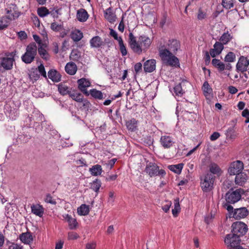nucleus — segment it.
Segmentation results:
<instances>
[{
	"label": "nucleus",
	"mask_w": 249,
	"mask_h": 249,
	"mask_svg": "<svg viewBox=\"0 0 249 249\" xmlns=\"http://www.w3.org/2000/svg\"><path fill=\"white\" fill-rule=\"evenodd\" d=\"M128 44L134 53L140 54L142 51L145 52L149 48L151 41L150 38L144 35L140 36L137 41L133 34L130 33L128 35Z\"/></svg>",
	"instance_id": "obj_1"
},
{
	"label": "nucleus",
	"mask_w": 249,
	"mask_h": 249,
	"mask_svg": "<svg viewBox=\"0 0 249 249\" xmlns=\"http://www.w3.org/2000/svg\"><path fill=\"white\" fill-rule=\"evenodd\" d=\"M159 55L163 63L172 67L179 66L178 59L167 49H159Z\"/></svg>",
	"instance_id": "obj_2"
},
{
	"label": "nucleus",
	"mask_w": 249,
	"mask_h": 249,
	"mask_svg": "<svg viewBox=\"0 0 249 249\" xmlns=\"http://www.w3.org/2000/svg\"><path fill=\"white\" fill-rule=\"evenodd\" d=\"M37 54V46L35 43H30L26 48L25 53L21 56L22 61L25 64H31Z\"/></svg>",
	"instance_id": "obj_3"
},
{
	"label": "nucleus",
	"mask_w": 249,
	"mask_h": 249,
	"mask_svg": "<svg viewBox=\"0 0 249 249\" xmlns=\"http://www.w3.org/2000/svg\"><path fill=\"white\" fill-rule=\"evenodd\" d=\"M224 242L228 249H245L241 245V240L239 235L232 233L226 235Z\"/></svg>",
	"instance_id": "obj_4"
},
{
	"label": "nucleus",
	"mask_w": 249,
	"mask_h": 249,
	"mask_svg": "<svg viewBox=\"0 0 249 249\" xmlns=\"http://www.w3.org/2000/svg\"><path fill=\"white\" fill-rule=\"evenodd\" d=\"M215 176L211 173H207L200 177L201 187L203 192H208L213 188Z\"/></svg>",
	"instance_id": "obj_5"
},
{
	"label": "nucleus",
	"mask_w": 249,
	"mask_h": 249,
	"mask_svg": "<svg viewBox=\"0 0 249 249\" xmlns=\"http://www.w3.org/2000/svg\"><path fill=\"white\" fill-rule=\"evenodd\" d=\"M144 171L151 178L157 176L163 178L166 175L164 170L160 169L159 166L156 163L151 162L147 163Z\"/></svg>",
	"instance_id": "obj_6"
},
{
	"label": "nucleus",
	"mask_w": 249,
	"mask_h": 249,
	"mask_svg": "<svg viewBox=\"0 0 249 249\" xmlns=\"http://www.w3.org/2000/svg\"><path fill=\"white\" fill-rule=\"evenodd\" d=\"M244 192L243 189H238L235 191L233 189H230L225 196L226 200L228 203L234 204L238 202L241 197V194Z\"/></svg>",
	"instance_id": "obj_7"
},
{
	"label": "nucleus",
	"mask_w": 249,
	"mask_h": 249,
	"mask_svg": "<svg viewBox=\"0 0 249 249\" xmlns=\"http://www.w3.org/2000/svg\"><path fill=\"white\" fill-rule=\"evenodd\" d=\"M231 233L235 235H239L241 237L244 235L248 231V226L244 223L241 221L234 222L231 226Z\"/></svg>",
	"instance_id": "obj_8"
},
{
	"label": "nucleus",
	"mask_w": 249,
	"mask_h": 249,
	"mask_svg": "<svg viewBox=\"0 0 249 249\" xmlns=\"http://www.w3.org/2000/svg\"><path fill=\"white\" fill-rule=\"evenodd\" d=\"M244 169V164L241 160H236L232 162L228 168V173L232 175H236L242 172Z\"/></svg>",
	"instance_id": "obj_9"
},
{
	"label": "nucleus",
	"mask_w": 249,
	"mask_h": 249,
	"mask_svg": "<svg viewBox=\"0 0 249 249\" xmlns=\"http://www.w3.org/2000/svg\"><path fill=\"white\" fill-rule=\"evenodd\" d=\"M249 66L248 59L247 57L241 56L238 60L236 65V71L237 72L244 73L248 70V67Z\"/></svg>",
	"instance_id": "obj_10"
},
{
	"label": "nucleus",
	"mask_w": 249,
	"mask_h": 249,
	"mask_svg": "<svg viewBox=\"0 0 249 249\" xmlns=\"http://www.w3.org/2000/svg\"><path fill=\"white\" fill-rule=\"evenodd\" d=\"M78 89L86 96H89V93L87 88L91 86L90 82L87 79L82 78L77 80Z\"/></svg>",
	"instance_id": "obj_11"
},
{
	"label": "nucleus",
	"mask_w": 249,
	"mask_h": 249,
	"mask_svg": "<svg viewBox=\"0 0 249 249\" xmlns=\"http://www.w3.org/2000/svg\"><path fill=\"white\" fill-rule=\"evenodd\" d=\"M6 14L10 20H14L17 18L20 15L16 5L12 4L9 9H7Z\"/></svg>",
	"instance_id": "obj_12"
},
{
	"label": "nucleus",
	"mask_w": 249,
	"mask_h": 249,
	"mask_svg": "<svg viewBox=\"0 0 249 249\" xmlns=\"http://www.w3.org/2000/svg\"><path fill=\"white\" fill-rule=\"evenodd\" d=\"M10 57H3L1 59L0 64L1 66L6 70H11L13 68V62H14L15 60L13 58L14 55L13 54H14V53L12 52L10 53Z\"/></svg>",
	"instance_id": "obj_13"
},
{
	"label": "nucleus",
	"mask_w": 249,
	"mask_h": 249,
	"mask_svg": "<svg viewBox=\"0 0 249 249\" xmlns=\"http://www.w3.org/2000/svg\"><path fill=\"white\" fill-rule=\"evenodd\" d=\"M249 214V211L246 207L235 209L232 213V217L240 219L246 217Z\"/></svg>",
	"instance_id": "obj_14"
},
{
	"label": "nucleus",
	"mask_w": 249,
	"mask_h": 249,
	"mask_svg": "<svg viewBox=\"0 0 249 249\" xmlns=\"http://www.w3.org/2000/svg\"><path fill=\"white\" fill-rule=\"evenodd\" d=\"M224 45L223 43L219 41H216L213 46V48L210 50V54L211 56L214 58L216 56L219 55L224 49Z\"/></svg>",
	"instance_id": "obj_15"
},
{
	"label": "nucleus",
	"mask_w": 249,
	"mask_h": 249,
	"mask_svg": "<svg viewBox=\"0 0 249 249\" xmlns=\"http://www.w3.org/2000/svg\"><path fill=\"white\" fill-rule=\"evenodd\" d=\"M105 18L110 23H114L117 18L115 13L111 7H109L104 11Z\"/></svg>",
	"instance_id": "obj_16"
},
{
	"label": "nucleus",
	"mask_w": 249,
	"mask_h": 249,
	"mask_svg": "<svg viewBox=\"0 0 249 249\" xmlns=\"http://www.w3.org/2000/svg\"><path fill=\"white\" fill-rule=\"evenodd\" d=\"M89 43L91 48H99L105 46V42L98 36L93 37L90 40Z\"/></svg>",
	"instance_id": "obj_17"
},
{
	"label": "nucleus",
	"mask_w": 249,
	"mask_h": 249,
	"mask_svg": "<svg viewBox=\"0 0 249 249\" xmlns=\"http://www.w3.org/2000/svg\"><path fill=\"white\" fill-rule=\"evenodd\" d=\"M160 142L161 145L164 148H169L174 143L173 139L171 137L167 135H164L161 137L160 139Z\"/></svg>",
	"instance_id": "obj_18"
},
{
	"label": "nucleus",
	"mask_w": 249,
	"mask_h": 249,
	"mask_svg": "<svg viewBox=\"0 0 249 249\" xmlns=\"http://www.w3.org/2000/svg\"><path fill=\"white\" fill-rule=\"evenodd\" d=\"M156 60L154 59L146 61L143 64V69L145 72H152L156 69Z\"/></svg>",
	"instance_id": "obj_19"
},
{
	"label": "nucleus",
	"mask_w": 249,
	"mask_h": 249,
	"mask_svg": "<svg viewBox=\"0 0 249 249\" xmlns=\"http://www.w3.org/2000/svg\"><path fill=\"white\" fill-rule=\"evenodd\" d=\"M48 76L54 82H58L61 79V74L54 69H51L48 72Z\"/></svg>",
	"instance_id": "obj_20"
},
{
	"label": "nucleus",
	"mask_w": 249,
	"mask_h": 249,
	"mask_svg": "<svg viewBox=\"0 0 249 249\" xmlns=\"http://www.w3.org/2000/svg\"><path fill=\"white\" fill-rule=\"evenodd\" d=\"M248 179V177L245 173L241 172L237 174L235 178V182L236 184L240 186H243L246 182Z\"/></svg>",
	"instance_id": "obj_21"
},
{
	"label": "nucleus",
	"mask_w": 249,
	"mask_h": 249,
	"mask_svg": "<svg viewBox=\"0 0 249 249\" xmlns=\"http://www.w3.org/2000/svg\"><path fill=\"white\" fill-rule=\"evenodd\" d=\"M19 239L22 243L26 244H30L33 241L32 234L30 232L21 233L19 235Z\"/></svg>",
	"instance_id": "obj_22"
},
{
	"label": "nucleus",
	"mask_w": 249,
	"mask_h": 249,
	"mask_svg": "<svg viewBox=\"0 0 249 249\" xmlns=\"http://www.w3.org/2000/svg\"><path fill=\"white\" fill-rule=\"evenodd\" d=\"M76 18L78 21L85 22L88 18L89 14L85 9L81 8L77 11Z\"/></svg>",
	"instance_id": "obj_23"
},
{
	"label": "nucleus",
	"mask_w": 249,
	"mask_h": 249,
	"mask_svg": "<svg viewBox=\"0 0 249 249\" xmlns=\"http://www.w3.org/2000/svg\"><path fill=\"white\" fill-rule=\"evenodd\" d=\"M168 50L172 53H176V52L180 48V43L176 39L169 40L168 43Z\"/></svg>",
	"instance_id": "obj_24"
},
{
	"label": "nucleus",
	"mask_w": 249,
	"mask_h": 249,
	"mask_svg": "<svg viewBox=\"0 0 249 249\" xmlns=\"http://www.w3.org/2000/svg\"><path fill=\"white\" fill-rule=\"evenodd\" d=\"M46 45L45 44H43L38 46V53L40 56V57L45 60H48L50 59V56L48 53L47 50L45 49V47Z\"/></svg>",
	"instance_id": "obj_25"
},
{
	"label": "nucleus",
	"mask_w": 249,
	"mask_h": 249,
	"mask_svg": "<svg viewBox=\"0 0 249 249\" xmlns=\"http://www.w3.org/2000/svg\"><path fill=\"white\" fill-rule=\"evenodd\" d=\"M58 90L60 94L63 96L68 94L69 95L71 92V89L70 88L64 83H60L58 85Z\"/></svg>",
	"instance_id": "obj_26"
},
{
	"label": "nucleus",
	"mask_w": 249,
	"mask_h": 249,
	"mask_svg": "<svg viewBox=\"0 0 249 249\" xmlns=\"http://www.w3.org/2000/svg\"><path fill=\"white\" fill-rule=\"evenodd\" d=\"M31 211L35 215L41 217L44 213V208L39 204L33 205L31 206Z\"/></svg>",
	"instance_id": "obj_27"
},
{
	"label": "nucleus",
	"mask_w": 249,
	"mask_h": 249,
	"mask_svg": "<svg viewBox=\"0 0 249 249\" xmlns=\"http://www.w3.org/2000/svg\"><path fill=\"white\" fill-rule=\"evenodd\" d=\"M65 70L67 73L71 75H74L77 71L76 65L73 62L68 63L65 66Z\"/></svg>",
	"instance_id": "obj_28"
},
{
	"label": "nucleus",
	"mask_w": 249,
	"mask_h": 249,
	"mask_svg": "<svg viewBox=\"0 0 249 249\" xmlns=\"http://www.w3.org/2000/svg\"><path fill=\"white\" fill-rule=\"evenodd\" d=\"M212 64L219 71H222L225 69V64L219 59L216 58L213 59Z\"/></svg>",
	"instance_id": "obj_29"
},
{
	"label": "nucleus",
	"mask_w": 249,
	"mask_h": 249,
	"mask_svg": "<svg viewBox=\"0 0 249 249\" xmlns=\"http://www.w3.org/2000/svg\"><path fill=\"white\" fill-rule=\"evenodd\" d=\"M89 171L92 176H97L101 174L102 172V168L101 165L99 164H96L90 168Z\"/></svg>",
	"instance_id": "obj_30"
},
{
	"label": "nucleus",
	"mask_w": 249,
	"mask_h": 249,
	"mask_svg": "<svg viewBox=\"0 0 249 249\" xmlns=\"http://www.w3.org/2000/svg\"><path fill=\"white\" fill-rule=\"evenodd\" d=\"M65 218L69 223V227L70 229L73 230L76 229L78 225V223L75 218H72L69 214H67Z\"/></svg>",
	"instance_id": "obj_31"
},
{
	"label": "nucleus",
	"mask_w": 249,
	"mask_h": 249,
	"mask_svg": "<svg viewBox=\"0 0 249 249\" xmlns=\"http://www.w3.org/2000/svg\"><path fill=\"white\" fill-rule=\"evenodd\" d=\"M70 36L73 41L78 42L83 38V35L82 32L77 30L72 31L71 34Z\"/></svg>",
	"instance_id": "obj_32"
},
{
	"label": "nucleus",
	"mask_w": 249,
	"mask_h": 249,
	"mask_svg": "<svg viewBox=\"0 0 249 249\" xmlns=\"http://www.w3.org/2000/svg\"><path fill=\"white\" fill-rule=\"evenodd\" d=\"M209 170L210 173L212 175L213 174H215L217 175H220L221 173V170L220 168L219 167V166L215 163H212L209 165Z\"/></svg>",
	"instance_id": "obj_33"
},
{
	"label": "nucleus",
	"mask_w": 249,
	"mask_h": 249,
	"mask_svg": "<svg viewBox=\"0 0 249 249\" xmlns=\"http://www.w3.org/2000/svg\"><path fill=\"white\" fill-rule=\"evenodd\" d=\"M232 38V36L227 31L224 33L220 37L219 40L220 42L223 43V45L228 44L231 39Z\"/></svg>",
	"instance_id": "obj_34"
},
{
	"label": "nucleus",
	"mask_w": 249,
	"mask_h": 249,
	"mask_svg": "<svg viewBox=\"0 0 249 249\" xmlns=\"http://www.w3.org/2000/svg\"><path fill=\"white\" fill-rule=\"evenodd\" d=\"M101 185L102 183L101 180L96 178L90 183V189L98 194L101 187Z\"/></svg>",
	"instance_id": "obj_35"
},
{
	"label": "nucleus",
	"mask_w": 249,
	"mask_h": 249,
	"mask_svg": "<svg viewBox=\"0 0 249 249\" xmlns=\"http://www.w3.org/2000/svg\"><path fill=\"white\" fill-rule=\"evenodd\" d=\"M69 96L73 100L79 103L82 101L84 99L83 96L80 93L77 92L75 90H73L72 91H71Z\"/></svg>",
	"instance_id": "obj_36"
},
{
	"label": "nucleus",
	"mask_w": 249,
	"mask_h": 249,
	"mask_svg": "<svg viewBox=\"0 0 249 249\" xmlns=\"http://www.w3.org/2000/svg\"><path fill=\"white\" fill-rule=\"evenodd\" d=\"M183 163H181L178 164L170 165H169L168 167L171 171L179 174L181 173L183 167Z\"/></svg>",
	"instance_id": "obj_37"
},
{
	"label": "nucleus",
	"mask_w": 249,
	"mask_h": 249,
	"mask_svg": "<svg viewBox=\"0 0 249 249\" xmlns=\"http://www.w3.org/2000/svg\"><path fill=\"white\" fill-rule=\"evenodd\" d=\"M137 124L138 121L135 119L132 118L126 123V125L128 130L134 131L136 129Z\"/></svg>",
	"instance_id": "obj_38"
},
{
	"label": "nucleus",
	"mask_w": 249,
	"mask_h": 249,
	"mask_svg": "<svg viewBox=\"0 0 249 249\" xmlns=\"http://www.w3.org/2000/svg\"><path fill=\"white\" fill-rule=\"evenodd\" d=\"M89 212V206L86 204H82L77 209V213L80 215H86Z\"/></svg>",
	"instance_id": "obj_39"
},
{
	"label": "nucleus",
	"mask_w": 249,
	"mask_h": 249,
	"mask_svg": "<svg viewBox=\"0 0 249 249\" xmlns=\"http://www.w3.org/2000/svg\"><path fill=\"white\" fill-rule=\"evenodd\" d=\"M89 92V94H90L91 96L95 99L101 100L103 98V95L102 92L95 89H90Z\"/></svg>",
	"instance_id": "obj_40"
},
{
	"label": "nucleus",
	"mask_w": 249,
	"mask_h": 249,
	"mask_svg": "<svg viewBox=\"0 0 249 249\" xmlns=\"http://www.w3.org/2000/svg\"><path fill=\"white\" fill-rule=\"evenodd\" d=\"M202 89L205 96L210 94L213 91L212 89L211 88L209 84L207 81H205L204 82Z\"/></svg>",
	"instance_id": "obj_41"
},
{
	"label": "nucleus",
	"mask_w": 249,
	"mask_h": 249,
	"mask_svg": "<svg viewBox=\"0 0 249 249\" xmlns=\"http://www.w3.org/2000/svg\"><path fill=\"white\" fill-rule=\"evenodd\" d=\"M80 103H82V106L80 107L81 110L89 111L90 109L91 104L87 99H83Z\"/></svg>",
	"instance_id": "obj_42"
},
{
	"label": "nucleus",
	"mask_w": 249,
	"mask_h": 249,
	"mask_svg": "<svg viewBox=\"0 0 249 249\" xmlns=\"http://www.w3.org/2000/svg\"><path fill=\"white\" fill-rule=\"evenodd\" d=\"M225 135H226L227 138L229 139H235L236 137V135L235 134L234 127L231 126L229 127L226 131Z\"/></svg>",
	"instance_id": "obj_43"
},
{
	"label": "nucleus",
	"mask_w": 249,
	"mask_h": 249,
	"mask_svg": "<svg viewBox=\"0 0 249 249\" xmlns=\"http://www.w3.org/2000/svg\"><path fill=\"white\" fill-rule=\"evenodd\" d=\"M236 56L234 53L229 52L225 57L224 61L229 63L233 62L235 60Z\"/></svg>",
	"instance_id": "obj_44"
},
{
	"label": "nucleus",
	"mask_w": 249,
	"mask_h": 249,
	"mask_svg": "<svg viewBox=\"0 0 249 249\" xmlns=\"http://www.w3.org/2000/svg\"><path fill=\"white\" fill-rule=\"evenodd\" d=\"M37 14L40 17H44L50 14L49 11L45 7H41L37 9Z\"/></svg>",
	"instance_id": "obj_45"
},
{
	"label": "nucleus",
	"mask_w": 249,
	"mask_h": 249,
	"mask_svg": "<svg viewBox=\"0 0 249 249\" xmlns=\"http://www.w3.org/2000/svg\"><path fill=\"white\" fill-rule=\"evenodd\" d=\"M234 0H222V5L226 9H230L234 6Z\"/></svg>",
	"instance_id": "obj_46"
},
{
	"label": "nucleus",
	"mask_w": 249,
	"mask_h": 249,
	"mask_svg": "<svg viewBox=\"0 0 249 249\" xmlns=\"http://www.w3.org/2000/svg\"><path fill=\"white\" fill-rule=\"evenodd\" d=\"M174 90L176 95L178 96H181L183 93H184V91L182 89L180 83H179L175 86V87L174 88Z\"/></svg>",
	"instance_id": "obj_47"
},
{
	"label": "nucleus",
	"mask_w": 249,
	"mask_h": 249,
	"mask_svg": "<svg viewBox=\"0 0 249 249\" xmlns=\"http://www.w3.org/2000/svg\"><path fill=\"white\" fill-rule=\"evenodd\" d=\"M80 54L77 50H73L71 53L70 58L73 61H78L80 57Z\"/></svg>",
	"instance_id": "obj_48"
},
{
	"label": "nucleus",
	"mask_w": 249,
	"mask_h": 249,
	"mask_svg": "<svg viewBox=\"0 0 249 249\" xmlns=\"http://www.w3.org/2000/svg\"><path fill=\"white\" fill-rule=\"evenodd\" d=\"M118 43L120 47V50L122 56L126 55L127 54V50L124 44L123 39L120 38Z\"/></svg>",
	"instance_id": "obj_49"
},
{
	"label": "nucleus",
	"mask_w": 249,
	"mask_h": 249,
	"mask_svg": "<svg viewBox=\"0 0 249 249\" xmlns=\"http://www.w3.org/2000/svg\"><path fill=\"white\" fill-rule=\"evenodd\" d=\"M51 28L53 31L58 32L63 29V26L62 24H58L54 22L51 23Z\"/></svg>",
	"instance_id": "obj_50"
},
{
	"label": "nucleus",
	"mask_w": 249,
	"mask_h": 249,
	"mask_svg": "<svg viewBox=\"0 0 249 249\" xmlns=\"http://www.w3.org/2000/svg\"><path fill=\"white\" fill-rule=\"evenodd\" d=\"M44 201L47 203H50L53 205H55L56 204L55 199L53 198L50 194H47L46 195L45 197L44 198Z\"/></svg>",
	"instance_id": "obj_51"
},
{
	"label": "nucleus",
	"mask_w": 249,
	"mask_h": 249,
	"mask_svg": "<svg viewBox=\"0 0 249 249\" xmlns=\"http://www.w3.org/2000/svg\"><path fill=\"white\" fill-rule=\"evenodd\" d=\"M37 71H38L39 74L42 75L44 78H47V74L44 65L42 64H40L37 67Z\"/></svg>",
	"instance_id": "obj_52"
},
{
	"label": "nucleus",
	"mask_w": 249,
	"mask_h": 249,
	"mask_svg": "<svg viewBox=\"0 0 249 249\" xmlns=\"http://www.w3.org/2000/svg\"><path fill=\"white\" fill-rule=\"evenodd\" d=\"M9 20H10L7 16H3L0 18V24L2 25L6 26V28H7L9 23Z\"/></svg>",
	"instance_id": "obj_53"
},
{
	"label": "nucleus",
	"mask_w": 249,
	"mask_h": 249,
	"mask_svg": "<svg viewBox=\"0 0 249 249\" xmlns=\"http://www.w3.org/2000/svg\"><path fill=\"white\" fill-rule=\"evenodd\" d=\"M29 77L32 80L35 81L37 80L39 78V74L37 73L36 70L31 71L29 74Z\"/></svg>",
	"instance_id": "obj_54"
},
{
	"label": "nucleus",
	"mask_w": 249,
	"mask_h": 249,
	"mask_svg": "<svg viewBox=\"0 0 249 249\" xmlns=\"http://www.w3.org/2000/svg\"><path fill=\"white\" fill-rule=\"evenodd\" d=\"M79 237L78 234L75 232L71 231L68 233V238L69 240L77 239Z\"/></svg>",
	"instance_id": "obj_55"
},
{
	"label": "nucleus",
	"mask_w": 249,
	"mask_h": 249,
	"mask_svg": "<svg viewBox=\"0 0 249 249\" xmlns=\"http://www.w3.org/2000/svg\"><path fill=\"white\" fill-rule=\"evenodd\" d=\"M224 207L229 212L230 217H232V213L234 212L233 207L227 203L224 205Z\"/></svg>",
	"instance_id": "obj_56"
},
{
	"label": "nucleus",
	"mask_w": 249,
	"mask_h": 249,
	"mask_svg": "<svg viewBox=\"0 0 249 249\" xmlns=\"http://www.w3.org/2000/svg\"><path fill=\"white\" fill-rule=\"evenodd\" d=\"M166 204L162 206V209L165 213H167L172 205V202L170 201H166Z\"/></svg>",
	"instance_id": "obj_57"
},
{
	"label": "nucleus",
	"mask_w": 249,
	"mask_h": 249,
	"mask_svg": "<svg viewBox=\"0 0 249 249\" xmlns=\"http://www.w3.org/2000/svg\"><path fill=\"white\" fill-rule=\"evenodd\" d=\"M210 55H211L210 54V52H208L207 51H206L205 52L204 59V61H205V64L207 65L209 64V63L210 62V61H211Z\"/></svg>",
	"instance_id": "obj_58"
},
{
	"label": "nucleus",
	"mask_w": 249,
	"mask_h": 249,
	"mask_svg": "<svg viewBox=\"0 0 249 249\" xmlns=\"http://www.w3.org/2000/svg\"><path fill=\"white\" fill-rule=\"evenodd\" d=\"M134 70L136 74L142 71V64L141 63H137L134 65Z\"/></svg>",
	"instance_id": "obj_59"
},
{
	"label": "nucleus",
	"mask_w": 249,
	"mask_h": 249,
	"mask_svg": "<svg viewBox=\"0 0 249 249\" xmlns=\"http://www.w3.org/2000/svg\"><path fill=\"white\" fill-rule=\"evenodd\" d=\"M220 136V134L218 132H213L210 136V139L212 141H214L218 139Z\"/></svg>",
	"instance_id": "obj_60"
},
{
	"label": "nucleus",
	"mask_w": 249,
	"mask_h": 249,
	"mask_svg": "<svg viewBox=\"0 0 249 249\" xmlns=\"http://www.w3.org/2000/svg\"><path fill=\"white\" fill-rule=\"evenodd\" d=\"M206 13L202 11L201 9L198 10V13L197 15V18L199 20H202L206 18Z\"/></svg>",
	"instance_id": "obj_61"
},
{
	"label": "nucleus",
	"mask_w": 249,
	"mask_h": 249,
	"mask_svg": "<svg viewBox=\"0 0 249 249\" xmlns=\"http://www.w3.org/2000/svg\"><path fill=\"white\" fill-rule=\"evenodd\" d=\"M10 243V245H9L8 249H22V246H21L20 245L14 243Z\"/></svg>",
	"instance_id": "obj_62"
},
{
	"label": "nucleus",
	"mask_w": 249,
	"mask_h": 249,
	"mask_svg": "<svg viewBox=\"0 0 249 249\" xmlns=\"http://www.w3.org/2000/svg\"><path fill=\"white\" fill-rule=\"evenodd\" d=\"M110 35L114 37L115 40H117L118 42L120 38H122L121 37H118V34L116 31L113 29H110Z\"/></svg>",
	"instance_id": "obj_63"
},
{
	"label": "nucleus",
	"mask_w": 249,
	"mask_h": 249,
	"mask_svg": "<svg viewBox=\"0 0 249 249\" xmlns=\"http://www.w3.org/2000/svg\"><path fill=\"white\" fill-rule=\"evenodd\" d=\"M33 38H34V39L35 40V41L38 44L39 46L44 44L43 43H42L40 37L38 35H34Z\"/></svg>",
	"instance_id": "obj_64"
}]
</instances>
